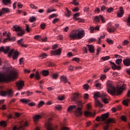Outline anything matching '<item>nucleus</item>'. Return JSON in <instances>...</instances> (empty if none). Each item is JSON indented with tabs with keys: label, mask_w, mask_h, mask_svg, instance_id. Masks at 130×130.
Instances as JSON below:
<instances>
[{
	"label": "nucleus",
	"mask_w": 130,
	"mask_h": 130,
	"mask_svg": "<svg viewBox=\"0 0 130 130\" xmlns=\"http://www.w3.org/2000/svg\"><path fill=\"white\" fill-rule=\"evenodd\" d=\"M107 90L108 93L114 96V95H119L121 94L123 90H125V84H123L121 87H118L117 89L112 84V82L108 81L107 82Z\"/></svg>",
	"instance_id": "obj_1"
},
{
	"label": "nucleus",
	"mask_w": 130,
	"mask_h": 130,
	"mask_svg": "<svg viewBox=\"0 0 130 130\" xmlns=\"http://www.w3.org/2000/svg\"><path fill=\"white\" fill-rule=\"evenodd\" d=\"M94 99L95 100V105L96 106H99V107H103V106L99 100H97L98 98H101L103 102H104L106 104L108 103V99H107V95L104 93L100 94L99 92H95L94 94Z\"/></svg>",
	"instance_id": "obj_2"
},
{
	"label": "nucleus",
	"mask_w": 130,
	"mask_h": 130,
	"mask_svg": "<svg viewBox=\"0 0 130 130\" xmlns=\"http://www.w3.org/2000/svg\"><path fill=\"white\" fill-rule=\"evenodd\" d=\"M71 39H82L85 36V30L82 29L74 30L72 31L70 35Z\"/></svg>",
	"instance_id": "obj_3"
},
{
	"label": "nucleus",
	"mask_w": 130,
	"mask_h": 130,
	"mask_svg": "<svg viewBox=\"0 0 130 130\" xmlns=\"http://www.w3.org/2000/svg\"><path fill=\"white\" fill-rule=\"evenodd\" d=\"M112 123H115V119L114 118L108 119L103 124L104 130L109 129V127L112 125Z\"/></svg>",
	"instance_id": "obj_4"
},
{
	"label": "nucleus",
	"mask_w": 130,
	"mask_h": 130,
	"mask_svg": "<svg viewBox=\"0 0 130 130\" xmlns=\"http://www.w3.org/2000/svg\"><path fill=\"white\" fill-rule=\"evenodd\" d=\"M13 31L17 32V36H23L25 34V31L23 30L20 26L18 25H15L13 26Z\"/></svg>",
	"instance_id": "obj_5"
},
{
	"label": "nucleus",
	"mask_w": 130,
	"mask_h": 130,
	"mask_svg": "<svg viewBox=\"0 0 130 130\" xmlns=\"http://www.w3.org/2000/svg\"><path fill=\"white\" fill-rule=\"evenodd\" d=\"M25 126H28V122L21 121L19 123V125L18 127L14 126L13 128V130H21L24 129V127Z\"/></svg>",
	"instance_id": "obj_6"
},
{
	"label": "nucleus",
	"mask_w": 130,
	"mask_h": 130,
	"mask_svg": "<svg viewBox=\"0 0 130 130\" xmlns=\"http://www.w3.org/2000/svg\"><path fill=\"white\" fill-rule=\"evenodd\" d=\"M1 96H8L9 97H13V90L9 89L7 91L1 90L0 92Z\"/></svg>",
	"instance_id": "obj_7"
},
{
	"label": "nucleus",
	"mask_w": 130,
	"mask_h": 130,
	"mask_svg": "<svg viewBox=\"0 0 130 130\" xmlns=\"http://www.w3.org/2000/svg\"><path fill=\"white\" fill-rule=\"evenodd\" d=\"M18 55H19V53L17 51H15V49L11 50L8 54V56H9V57L12 56L13 59H17Z\"/></svg>",
	"instance_id": "obj_8"
},
{
	"label": "nucleus",
	"mask_w": 130,
	"mask_h": 130,
	"mask_svg": "<svg viewBox=\"0 0 130 130\" xmlns=\"http://www.w3.org/2000/svg\"><path fill=\"white\" fill-rule=\"evenodd\" d=\"M79 104L80 105V107H78L74 112L75 115L76 116H81L82 114V107L83 106V104L81 102H79Z\"/></svg>",
	"instance_id": "obj_9"
},
{
	"label": "nucleus",
	"mask_w": 130,
	"mask_h": 130,
	"mask_svg": "<svg viewBox=\"0 0 130 130\" xmlns=\"http://www.w3.org/2000/svg\"><path fill=\"white\" fill-rule=\"evenodd\" d=\"M51 121V118H49L45 123V126L47 130H54L53 127H52V124L50 123Z\"/></svg>",
	"instance_id": "obj_10"
},
{
	"label": "nucleus",
	"mask_w": 130,
	"mask_h": 130,
	"mask_svg": "<svg viewBox=\"0 0 130 130\" xmlns=\"http://www.w3.org/2000/svg\"><path fill=\"white\" fill-rule=\"evenodd\" d=\"M109 116V115L108 114V113L104 114L102 115V117H97L96 118V121H100L101 119L103 120V121H105L106 119H107V118Z\"/></svg>",
	"instance_id": "obj_11"
},
{
	"label": "nucleus",
	"mask_w": 130,
	"mask_h": 130,
	"mask_svg": "<svg viewBox=\"0 0 130 130\" xmlns=\"http://www.w3.org/2000/svg\"><path fill=\"white\" fill-rule=\"evenodd\" d=\"M94 20L96 22V23H100V20H101L102 23L105 22V19H104V17H103V16L100 15L98 16H95L94 18Z\"/></svg>",
	"instance_id": "obj_12"
},
{
	"label": "nucleus",
	"mask_w": 130,
	"mask_h": 130,
	"mask_svg": "<svg viewBox=\"0 0 130 130\" xmlns=\"http://www.w3.org/2000/svg\"><path fill=\"white\" fill-rule=\"evenodd\" d=\"M84 115H85V116H87L88 117H94V116L96 115V112H94L92 113V112L89 111H86L84 112Z\"/></svg>",
	"instance_id": "obj_13"
},
{
	"label": "nucleus",
	"mask_w": 130,
	"mask_h": 130,
	"mask_svg": "<svg viewBox=\"0 0 130 130\" xmlns=\"http://www.w3.org/2000/svg\"><path fill=\"white\" fill-rule=\"evenodd\" d=\"M11 41L14 42V41H16V37H13L12 38L10 37V35H7V38H6L3 41V43H6L7 41Z\"/></svg>",
	"instance_id": "obj_14"
},
{
	"label": "nucleus",
	"mask_w": 130,
	"mask_h": 130,
	"mask_svg": "<svg viewBox=\"0 0 130 130\" xmlns=\"http://www.w3.org/2000/svg\"><path fill=\"white\" fill-rule=\"evenodd\" d=\"M16 86L18 88V91L22 90L23 89V87H24V82L23 81H20L16 83Z\"/></svg>",
	"instance_id": "obj_15"
},
{
	"label": "nucleus",
	"mask_w": 130,
	"mask_h": 130,
	"mask_svg": "<svg viewBox=\"0 0 130 130\" xmlns=\"http://www.w3.org/2000/svg\"><path fill=\"white\" fill-rule=\"evenodd\" d=\"M60 80L61 82H63L64 84L66 83H68V84H71V82H69V81L68 80V79H67V77L64 76H62L60 77Z\"/></svg>",
	"instance_id": "obj_16"
},
{
	"label": "nucleus",
	"mask_w": 130,
	"mask_h": 130,
	"mask_svg": "<svg viewBox=\"0 0 130 130\" xmlns=\"http://www.w3.org/2000/svg\"><path fill=\"white\" fill-rule=\"evenodd\" d=\"M123 63L125 66V67L130 66V57L127 58L123 60Z\"/></svg>",
	"instance_id": "obj_17"
},
{
	"label": "nucleus",
	"mask_w": 130,
	"mask_h": 130,
	"mask_svg": "<svg viewBox=\"0 0 130 130\" xmlns=\"http://www.w3.org/2000/svg\"><path fill=\"white\" fill-rule=\"evenodd\" d=\"M61 53V48H59L56 51H52V54L53 55H59Z\"/></svg>",
	"instance_id": "obj_18"
},
{
	"label": "nucleus",
	"mask_w": 130,
	"mask_h": 130,
	"mask_svg": "<svg viewBox=\"0 0 130 130\" xmlns=\"http://www.w3.org/2000/svg\"><path fill=\"white\" fill-rule=\"evenodd\" d=\"M87 48H88L89 51L91 53H94L95 52V49L93 45H87Z\"/></svg>",
	"instance_id": "obj_19"
},
{
	"label": "nucleus",
	"mask_w": 130,
	"mask_h": 130,
	"mask_svg": "<svg viewBox=\"0 0 130 130\" xmlns=\"http://www.w3.org/2000/svg\"><path fill=\"white\" fill-rule=\"evenodd\" d=\"M110 63L111 64H112V68L113 69V70H120L121 68L120 66H116V64H115V63H114V62H112V61H110Z\"/></svg>",
	"instance_id": "obj_20"
},
{
	"label": "nucleus",
	"mask_w": 130,
	"mask_h": 130,
	"mask_svg": "<svg viewBox=\"0 0 130 130\" xmlns=\"http://www.w3.org/2000/svg\"><path fill=\"white\" fill-rule=\"evenodd\" d=\"M42 117V116H41V115H37L35 116L34 117V122H35L36 123H37V122H38V121H39V120Z\"/></svg>",
	"instance_id": "obj_21"
},
{
	"label": "nucleus",
	"mask_w": 130,
	"mask_h": 130,
	"mask_svg": "<svg viewBox=\"0 0 130 130\" xmlns=\"http://www.w3.org/2000/svg\"><path fill=\"white\" fill-rule=\"evenodd\" d=\"M124 14V11H123V8L122 7H120V12L117 14V17L119 18H121L123 16Z\"/></svg>",
	"instance_id": "obj_22"
},
{
	"label": "nucleus",
	"mask_w": 130,
	"mask_h": 130,
	"mask_svg": "<svg viewBox=\"0 0 130 130\" xmlns=\"http://www.w3.org/2000/svg\"><path fill=\"white\" fill-rule=\"evenodd\" d=\"M66 11L67 13H65V16L68 18H70V17H71V15H72V12L70 10H69L68 8H66Z\"/></svg>",
	"instance_id": "obj_23"
},
{
	"label": "nucleus",
	"mask_w": 130,
	"mask_h": 130,
	"mask_svg": "<svg viewBox=\"0 0 130 130\" xmlns=\"http://www.w3.org/2000/svg\"><path fill=\"white\" fill-rule=\"evenodd\" d=\"M95 84L94 86H95L96 89H98V90H101V84L98 82V81L97 80L95 82Z\"/></svg>",
	"instance_id": "obj_24"
},
{
	"label": "nucleus",
	"mask_w": 130,
	"mask_h": 130,
	"mask_svg": "<svg viewBox=\"0 0 130 130\" xmlns=\"http://www.w3.org/2000/svg\"><path fill=\"white\" fill-rule=\"evenodd\" d=\"M79 97V94H74V95L72 97L71 99L72 101H75V102L77 101V99Z\"/></svg>",
	"instance_id": "obj_25"
},
{
	"label": "nucleus",
	"mask_w": 130,
	"mask_h": 130,
	"mask_svg": "<svg viewBox=\"0 0 130 130\" xmlns=\"http://www.w3.org/2000/svg\"><path fill=\"white\" fill-rule=\"evenodd\" d=\"M76 106L75 105L70 106L68 108L67 111H68V112H72V111H73V110H74V109H75L76 108Z\"/></svg>",
	"instance_id": "obj_26"
},
{
	"label": "nucleus",
	"mask_w": 130,
	"mask_h": 130,
	"mask_svg": "<svg viewBox=\"0 0 130 130\" xmlns=\"http://www.w3.org/2000/svg\"><path fill=\"white\" fill-rule=\"evenodd\" d=\"M67 124H66V122L64 121L61 124V130H70V128H68V127H64Z\"/></svg>",
	"instance_id": "obj_27"
},
{
	"label": "nucleus",
	"mask_w": 130,
	"mask_h": 130,
	"mask_svg": "<svg viewBox=\"0 0 130 130\" xmlns=\"http://www.w3.org/2000/svg\"><path fill=\"white\" fill-rule=\"evenodd\" d=\"M41 73L44 77H46L49 75V72L48 70H44L42 71Z\"/></svg>",
	"instance_id": "obj_28"
},
{
	"label": "nucleus",
	"mask_w": 130,
	"mask_h": 130,
	"mask_svg": "<svg viewBox=\"0 0 130 130\" xmlns=\"http://www.w3.org/2000/svg\"><path fill=\"white\" fill-rule=\"evenodd\" d=\"M10 47L7 46L6 48L4 47V50H3L2 51L4 52V53H9V52L10 51Z\"/></svg>",
	"instance_id": "obj_29"
},
{
	"label": "nucleus",
	"mask_w": 130,
	"mask_h": 130,
	"mask_svg": "<svg viewBox=\"0 0 130 130\" xmlns=\"http://www.w3.org/2000/svg\"><path fill=\"white\" fill-rule=\"evenodd\" d=\"M116 30V28L114 27H112L111 28H108V32H110V33L114 32Z\"/></svg>",
	"instance_id": "obj_30"
},
{
	"label": "nucleus",
	"mask_w": 130,
	"mask_h": 130,
	"mask_svg": "<svg viewBox=\"0 0 130 130\" xmlns=\"http://www.w3.org/2000/svg\"><path fill=\"white\" fill-rule=\"evenodd\" d=\"M128 102H130V99L123 101V104L126 106H127V105H128Z\"/></svg>",
	"instance_id": "obj_31"
},
{
	"label": "nucleus",
	"mask_w": 130,
	"mask_h": 130,
	"mask_svg": "<svg viewBox=\"0 0 130 130\" xmlns=\"http://www.w3.org/2000/svg\"><path fill=\"white\" fill-rule=\"evenodd\" d=\"M2 2L5 6L9 5V4H11V0H2Z\"/></svg>",
	"instance_id": "obj_32"
},
{
	"label": "nucleus",
	"mask_w": 130,
	"mask_h": 130,
	"mask_svg": "<svg viewBox=\"0 0 130 130\" xmlns=\"http://www.w3.org/2000/svg\"><path fill=\"white\" fill-rule=\"evenodd\" d=\"M2 11L3 14H5V13H10L9 8H3Z\"/></svg>",
	"instance_id": "obj_33"
},
{
	"label": "nucleus",
	"mask_w": 130,
	"mask_h": 130,
	"mask_svg": "<svg viewBox=\"0 0 130 130\" xmlns=\"http://www.w3.org/2000/svg\"><path fill=\"white\" fill-rule=\"evenodd\" d=\"M40 58H46V57H47V54L45 53H43L40 54Z\"/></svg>",
	"instance_id": "obj_34"
},
{
	"label": "nucleus",
	"mask_w": 130,
	"mask_h": 130,
	"mask_svg": "<svg viewBox=\"0 0 130 130\" xmlns=\"http://www.w3.org/2000/svg\"><path fill=\"white\" fill-rule=\"evenodd\" d=\"M34 39H36V40H39V41H41V36L36 35L34 37Z\"/></svg>",
	"instance_id": "obj_35"
},
{
	"label": "nucleus",
	"mask_w": 130,
	"mask_h": 130,
	"mask_svg": "<svg viewBox=\"0 0 130 130\" xmlns=\"http://www.w3.org/2000/svg\"><path fill=\"white\" fill-rule=\"evenodd\" d=\"M21 102L22 103H29L30 102V100H26L25 99H22L20 100Z\"/></svg>",
	"instance_id": "obj_36"
},
{
	"label": "nucleus",
	"mask_w": 130,
	"mask_h": 130,
	"mask_svg": "<svg viewBox=\"0 0 130 130\" xmlns=\"http://www.w3.org/2000/svg\"><path fill=\"white\" fill-rule=\"evenodd\" d=\"M122 62V59L121 58L117 59L116 60V63H117V64H118V66H119V64H121Z\"/></svg>",
	"instance_id": "obj_37"
},
{
	"label": "nucleus",
	"mask_w": 130,
	"mask_h": 130,
	"mask_svg": "<svg viewBox=\"0 0 130 130\" xmlns=\"http://www.w3.org/2000/svg\"><path fill=\"white\" fill-rule=\"evenodd\" d=\"M36 20V17L32 16L30 17L29 21V22H31V23H33V22H34V21H35Z\"/></svg>",
	"instance_id": "obj_38"
},
{
	"label": "nucleus",
	"mask_w": 130,
	"mask_h": 130,
	"mask_svg": "<svg viewBox=\"0 0 130 130\" xmlns=\"http://www.w3.org/2000/svg\"><path fill=\"white\" fill-rule=\"evenodd\" d=\"M57 77H58V74L55 73V74H52V79H55V80H56V79H57Z\"/></svg>",
	"instance_id": "obj_39"
},
{
	"label": "nucleus",
	"mask_w": 130,
	"mask_h": 130,
	"mask_svg": "<svg viewBox=\"0 0 130 130\" xmlns=\"http://www.w3.org/2000/svg\"><path fill=\"white\" fill-rule=\"evenodd\" d=\"M57 15L56 14H51V15H50L49 16V19H52V18H56V17H57Z\"/></svg>",
	"instance_id": "obj_40"
},
{
	"label": "nucleus",
	"mask_w": 130,
	"mask_h": 130,
	"mask_svg": "<svg viewBox=\"0 0 130 130\" xmlns=\"http://www.w3.org/2000/svg\"><path fill=\"white\" fill-rule=\"evenodd\" d=\"M35 78L37 80H39L40 79V76L39 75V72H36Z\"/></svg>",
	"instance_id": "obj_41"
},
{
	"label": "nucleus",
	"mask_w": 130,
	"mask_h": 130,
	"mask_svg": "<svg viewBox=\"0 0 130 130\" xmlns=\"http://www.w3.org/2000/svg\"><path fill=\"white\" fill-rule=\"evenodd\" d=\"M101 11H102V12H104V11H107V7H106V6L105 5H103L101 7Z\"/></svg>",
	"instance_id": "obj_42"
},
{
	"label": "nucleus",
	"mask_w": 130,
	"mask_h": 130,
	"mask_svg": "<svg viewBox=\"0 0 130 130\" xmlns=\"http://www.w3.org/2000/svg\"><path fill=\"white\" fill-rule=\"evenodd\" d=\"M0 124L2 126L6 127L7 126V123H6V121H2L0 122Z\"/></svg>",
	"instance_id": "obj_43"
},
{
	"label": "nucleus",
	"mask_w": 130,
	"mask_h": 130,
	"mask_svg": "<svg viewBox=\"0 0 130 130\" xmlns=\"http://www.w3.org/2000/svg\"><path fill=\"white\" fill-rule=\"evenodd\" d=\"M107 12L108 13H112V12H113V8L110 7L109 8H107Z\"/></svg>",
	"instance_id": "obj_44"
},
{
	"label": "nucleus",
	"mask_w": 130,
	"mask_h": 130,
	"mask_svg": "<svg viewBox=\"0 0 130 130\" xmlns=\"http://www.w3.org/2000/svg\"><path fill=\"white\" fill-rule=\"evenodd\" d=\"M109 58H110L109 56H105V57H102V59L103 60H104V61L107 60L109 59Z\"/></svg>",
	"instance_id": "obj_45"
},
{
	"label": "nucleus",
	"mask_w": 130,
	"mask_h": 130,
	"mask_svg": "<svg viewBox=\"0 0 130 130\" xmlns=\"http://www.w3.org/2000/svg\"><path fill=\"white\" fill-rule=\"evenodd\" d=\"M72 60L73 61H76L77 62H79V61H80V58H77V57H74L72 59Z\"/></svg>",
	"instance_id": "obj_46"
},
{
	"label": "nucleus",
	"mask_w": 130,
	"mask_h": 130,
	"mask_svg": "<svg viewBox=\"0 0 130 130\" xmlns=\"http://www.w3.org/2000/svg\"><path fill=\"white\" fill-rule=\"evenodd\" d=\"M30 8H31V9H35V10H37V9H38V7H37V6H36L34 4H31L30 5Z\"/></svg>",
	"instance_id": "obj_47"
},
{
	"label": "nucleus",
	"mask_w": 130,
	"mask_h": 130,
	"mask_svg": "<svg viewBox=\"0 0 130 130\" xmlns=\"http://www.w3.org/2000/svg\"><path fill=\"white\" fill-rule=\"evenodd\" d=\"M107 42H108V43H109V44H113V41L109 39H107Z\"/></svg>",
	"instance_id": "obj_48"
},
{
	"label": "nucleus",
	"mask_w": 130,
	"mask_h": 130,
	"mask_svg": "<svg viewBox=\"0 0 130 130\" xmlns=\"http://www.w3.org/2000/svg\"><path fill=\"white\" fill-rule=\"evenodd\" d=\"M55 11H56V10L55 9L51 10V9H48L47 10V13H51V12H55Z\"/></svg>",
	"instance_id": "obj_49"
},
{
	"label": "nucleus",
	"mask_w": 130,
	"mask_h": 130,
	"mask_svg": "<svg viewBox=\"0 0 130 130\" xmlns=\"http://www.w3.org/2000/svg\"><path fill=\"white\" fill-rule=\"evenodd\" d=\"M105 38V36H101L99 39V41H98V43H100L101 42L100 41L101 40V39H104Z\"/></svg>",
	"instance_id": "obj_50"
},
{
	"label": "nucleus",
	"mask_w": 130,
	"mask_h": 130,
	"mask_svg": "<svg viewBox=\"0 0 130 130\" xmlns=\"http://www.w3.org/2000/svg\"><path fill=\"white\" fill-rule=\"evenodd\" d=\"M79 16H80V15L79 14V13H76L73 15V18L75 19L76 20V19H77V18H78V17H79Z\"/></svg>",
	"instance_id": "obj_51"
},
{
	"label": "nucleus",
	"mask_w": 130,
	"mask_h": 130,
	"mask_svg": "<svg viewBox=\"0 0 130 130\" xmlns=\"http://www.w3.org/2000/svg\"><path fill=\"white\" fill-rule=\"evenodd\" d=\"M121 119H122L123 121H126V117L125 116H121Z\"/></svg>",
	"instance_id": "obj_52"
},
{
	"label": "nucleus",
	"mask_w": 130,
	"mask_h": 130,
	"mask_svg": "<svg viewBox=\"0 0 130 130\" xmlns=\"http://www.w3.org/2000/svg\"><path fill=\"white\" fill-rule=\"evenodd\" d=\"M84 89H85V90H88V88H89V85L88 84H85L83 85Z\"/></svg>",
	"instance_id": "obj_53"
},
{
	"label": "nucleus",
	"mask_w": 130,
	"mask_h": 130,
	"mask_svg": "<svg viewBox=\"0 0 130 130\" xmlns=\"http://www.w3.org/2000/svg\"><path fill=\"white\" fill-rule=\"evenodd\" d=\"M45 23H43L41 24V29H42L43 30H44V29H45Z\"/></svg>",
	"instance_id": "obj_54"
},
{
	"label": "nucleus",
	"mask_w": 130,
	"mask_h": 130,
	"mask_svg": "<svg viewBox=\"0 0 130 130\" xmlns=\"http://www.w3.org/2000/svg\"><path fill=\"white\" fill-rule=\"evenodd\" d=\"M91 33H94V30H95V27L91 26L90 28Z\"/></svg>",
	"instance_id": "obj_55"
},
{
	"label": "nucleus",
	"mask_w": 130,
	"mask_h": 130,
	"mask_svg": "<svg viewBox=\"0 0 130 130\" xmlns=\"http://www.w3.org/2000/svg\"><path fill=\"white\" fill-rule=\"evenodd\" d=\"M64 99V96L63 95L58 96V100L60 101H62V100H63Z\"/></svg>",
	"instance_id": "obj_56"
},
{
	"label": "nucleus",
	"mask_w": 130,
	"mask_h": 130,
	"mask_svg": "<svg viewBox=\"0 0 130 130\" xmlns=\"http://www.w3.org/2000/svg\"><path fill=\"white\" fill-rule=\"evenodd\" d=\"M43 104H44V102H43V101H41L38 104L39 107H41V106H42Z\"/></svg>",
	"instance_id": "obj_57"
},
{
	"label": "nucleus",
	"mask_w": 130,
	"mask_h": 130,
	"mask_svg": "<svg viewBox=\"0 0 130 130\" xmlns=\"http://www.w3.org/2000/svg\"><path fill=\"white\" fill-rule=\"evenodd\" d=\"M100 51H101V48H98L97 49L96 55H99Z\"/></svg>",
	"instance_id": "obj_58"
},
{
	"label": "nucleus",
	"mask_w": 130,
	"mask_h": 130,
	"mask_svg": "<svg viewBox=\"0 0 130 130\" xmlns=\"http://www.w3.org/2000/svg\"><path fill=\"white\" fill-rule=\"evenodd\" d=\"M59 19L58 18H55L53 20V23L55 24V23H57V22H58Z\"/></svg>",
	"instance_id": "obj_59"
},
{
	"label": "nucleus",
	"mask_w": 130,
	"mask_h": 130,
	"mask_svg": "<svg viewBox=\"0 0 130 130\" xmlns=\"http://www.w3.org/2000/svg\"><path fill=\"white\" fill-rule=\"evenodd\" d=\"M127 23L128 26H130V15L128 16V18L127 20Z\"/></svg>",
	"instance_id": "obj_60"
},
{
	"label": "nucleus",
	"mask_w": 130,
	"mask_h": 130,
	"mask_svg": "<svg viewBox=\"0 0 130 130\" xmlns=\"http://www.w3.org/2000/svg\"><path fill=\"white\" fill-rule=\"evenodd\" d=\"M56 109H57V110H61V106H56L55 107Z\"/></svg>",
	"instance_id": "obj_61"
},
{
	"label": "nucleus",
	"mask_w": 130,
	"mask_h": 130,
	"mask_svg": "<svg viewBox=\"0 0 130 130\" xmlns=\"http://www.w3.org/2000/svg\"><path fill=\"white\" fill-rule=\"evenodd\" d=\"M105 79H106V75H103L101 77V80H105Z\"/></svg>",
	"instance_id": "obj_62"
},
{
	"label": "nucleus",
	"mask_w": 130,
	"mask_h": 130,
	"mask_svg": "<svg viewBox=\"0 0 130 130\" xmlns=\"http://www.w3.org/2000/svg\"><path fill=\"white\" fill-rule=\"evenodd\" d=\"M84 12H85L86 13H88V12H89V7H85V8L84 9Z\"/></svg>",
	"instance_id": "obj_63"
},
{
	"label": "nucleus",
	"mask_w": 130,
	"mask_h": 130,
	"mask_svg": "<svg viewBox=\"0 0 130 130\" xmlns=\"http://www.w3.org/2000/svg\"><path fill=\"white\" fill-rule=\"evenodd\" d=\"M127 44H128V41H127V40H125L123 42V45H127Z\"/></svg>",
	"instance_id": "obj_64"
}]
</instances>
